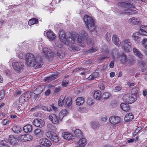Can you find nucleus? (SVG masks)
Wrapping results in <instances>:
<instances>
[{
    "label": "nucleus",
    "mask_w": 147,
    "mask_h": 147,
    "mask_svg": "<svg viewBox=\"0 0 147 147\" xmlns=\"http://www.w3.org/2000/svg\"><path fill=\"white\" fill-rule=\"evenodd\" d=\"M33 124L37 127H42L45 124L44 121L40 119H35L33 121Z\"/></svg>",
    "instance_id": "obj_12"
},
{
    "label": "nucleus",
    "mask_w": 147,
    "mask_h": 147,
    "mask_svg": "<svg viewBox=\"0 0 147 147\" xmlns=\"http://www.w3.org/2000/svg\"><path fill=\"white\" fill-rule=\"evenodd\" d=\"M79 37H80V35L77 33L71 34L67 38V44H65L68 45L73 50H76L77 44L79 45L78 42Z\"/></svg>",
    "instance_id": "obj_2"
},
{
    "label": "nucleus",
    "mask_w": 147,
    "mask_h": 147,
    "mask_svg": "<svg viewBox=\"0 0 147 147\" xmlns=\"http://www.w3.org/2000/svg\"><path fill=\"white\" fill-rule=\"evenodd\" d=\"M120 61L121 63L123 64H127L128 57L124 54H122L120 56Z\"/></svg>",
    "instance_id": "obj_35"
},
{
    "label": "nucleus",
    "mask_w": 147,
    "mask_h": 147,
    "mask_svg": "<svg viewBox=\"0 0 147 147\" xmlns=\"http://www.w3.org/2000/svg\"><path fill=\"white\" fill-rule=\"evenodd\" d=\"M140 66L141 67H144L145 65V63L143 61L140 60L139 63Z\"/></svg>",
    "instance_id": "obj_64"
},
{
    "label": "nucleus",
    "mask_w": 147,
    "mask_h": 147,
    "mask_svg": "<svg viewBox=\"0 0 147 147\" xmlns=\"http://www.w3.org/2000/svg\"><path fill=\"white\" fill-rule=\"evenodd\" d=\"M136 63V59L135 57L132 56L128 57L127 63L128 65H132Z\"/></svg>",
    "instance_id": "obj_25"
},
{
    "label": "nucleus",
    "mask_w": 147,
    "mask_h": 147,
    "mask_svg": "<svg viewBox=\"0 0 147 147\" xmlns=\"http://www.w3.org/2000/svg\"><path fill=\"white\" fill-rule=\"evenodd\" d=\"M84 19L87 28L90 32L94 30L95 28L94 21L91 17L88 15L85 16Z\"/></svg>",
    "instance_id": "obj_3"
},
{
    "label": "nucleus",
    "mask_w": 147,
    "mask_h": 147,
    "mask_svg": "<svg viewBox=\"0 0 147 147\" xmlns=\"http://www.w3.org/2000/svg\"><path fill=\"white\" fill-rule=\"evenodd\" d=\"M121 45L124 50L126 52H129L131 50V43L129 39H126L123 40Z\"/></svg>",
    "instance_id": "obj_5"
},
{
    "label": "nucleus",
    "mask_w": 147,
    "mask_h": 147,
    "mask_svg": "<svg viewBox=\"0 0 147 147\" xmlns=\"http://www.w3.org/2000/svg\"><path fill=\"white\" fill-rule=\"evenodd\" d=\"M9 141L11 145H14L16 143L17 139L13 135H10L9 139Z\"/></svg>",
    "instance_id": "obj_37"
},
{
    "label": "nucleus",
    "mask_w": 147,
    "mask_h": 147,
    "mask_svg": "<svg viewBox=\"0 0 147 147\" xmlns=\"http://www.w3.org/2000/svg\"><path fill=\"white\" fill-rule=\"evenodd\" d=\"M37 23H38V20L35 18H33L29 20L28 21V24L31 26Z\"/></svg>",
    "instance_id": "obj_45"
},
{
    "label": "nucleus",
    "mask_w": 147,
    "mask_h": 147,
    "mask_svg": "<svg viewBox=\"0 0 147 147\" xmlns=\"http://www.w3.org/2000/svg\"><path fill=\"white\" fill-rule=\"evenodd\" d=\"M26 61L27 65L35 68L41 67L42 64L41 58L38 56L35 57L32 53H28L26 55Z\"/></svg>",
    "instance_id": "obj_1"
},
{
    "label": "nucleus",
    "mask_w": 147,
    "mask_h": 147,
    "mask_svg": "<svg viewBox=\"0 0 147 147\" xmlns=\"http://www.w3.org/2000/svg\"><path fill=\"white\" fill-rule=\"evenodd\" d=\"M133 51L134 55L139 58H142L143 57V55L138 49L135 48H134Z\"/></svg>",
    "instance_id": "obj_33"
},
{
    "label": "nucleus",
    "mask_w": 147,
    "mask_h": 147,
    "mask_svg": "<svg viewBox=\"0 0 147 147\" xmlns=\"http://www.w3.org/2000/svg\"><path fill=\"white\" fill-rule=\"evenodd\" d=\"M111 94L108 92L104 93L103 94V97L105 99H107L110 96Z\"/></svg>",
    "instance_id": "obj_54"
},
{
    "label": "nucleus",
    "mask_w": 147,
    "mask_h": 147,
    "mask_svg": "<svg viewBox=\"0 0 147 147\" xmlns=\"http://www.w3.org/2000/svg\"><path fill=\"white\" fill-rule=\"evenodd\" d=\"M118 5L122 7L127 8L126 2H119Z\"/></svg>",
    "instance_id": "obj_50"
},
{
    "label": "nucleus",
    "mask_w": 147,
    "mask_h": 147,
    "mask_svg": "<svg viewBox=\"0 0 147 147\" xmlns=\"http://www.w3.org/2000/svg\"><path fill=\"white\" fill-rule=\"evenodd\" d=\"M120 107L121 109L124 111L128 112L130 109L129 105L126 103H122L120 105Z\"/></svg>",
    "instance_id": "obj_26"
},
{
    "label": "nucleus",
    "mask_w": 147,
    "mask_h": 147,
    "mask_svg": "<svg viewBox=\"0 0 147 147\" xmlns=\"http://www.w3.org/2000/svg\"><path fill=\"white\" fill-rule=\"evenodd\" d=\"M74 133L76 137L79 138L82 137L83 135L82 131L79 129H76L74 131Z\"/></svg>",
    "instance_id": "obj_39"
},
{
    "label": "nucleus",
    "mask_w": 147,
    "mask_h": 147,
    "mask_svg": "<svg viewBox=\"0 0 147 147\" xmlns=\"http://www.w3.org/2000/svg\"><path fill=\"white\" fill-rule=\"evenodd\" d=\"M98 76V74L96 72L92 73L88 78V80H92L97 77Z\"/></svg>",
    "instance_id": "obj_43"
},
{
    "label": "nucleus",
    "mask_w": 147,
    "mask_h": 147,
    "mask_svg": "<svg viewBox=\"0 0 147 147\" xmlns=\"http://www.w3.org/2000/svg\"><path fill=\"white\" fill-rule=\"evenodd\" d=\"M55 133L52 131H49L46 132V135L47 137L51 139V138H52L53 135H54V134H55Z\"/></svg>",
    "instance_id": "obj_46"
},
{
    "label": "nucleus",
    "mask_w": 147,
    "mask_h": 147,
    "mask_svg": "<svg viewBox=\"0 0 147 147\" xmlns=\"http://www.w3.org/2000/svg\"><path fill=\"white\" fill-rule=\"evenodd\" d=\"M90 125L92 128L95 130L98 129L100 126V125L98 122L95 121L91 122Z\"/></svg>",
    "instance_id": "obj_24"
},
{
    "label": "nucleus",
    "mask_w": 147,
    "mask_h": 147,
    "mask_svg": "<svg viewBox=\"0 0 147 147\" xmlns=\"http://www.w3.org/2000/svg\"><path fill=\"white\" fill-rule=\"evenodd\" d=\"M5 96V93L4 91L3 90H1L0 92V98H1V99H2L3 97H4Z\"/></svg>",
    "instance_id": "obj_62"
},
{
    "label": "nucleus",
    "mask_w": 147,
    "mask_h": 147,
    "mask_svg": "<svg viewBox=\"0 0 147 147\" xmlns=\"http://www.w3.org/2000/svg\"><path fill=\"white\" fill-rule=\"evenodd\" d=\"M4 142L3 141H0V147H9L4 143Z\"/></svg>",
    "instance_id": "obj_56"
},
{
    "label": "nucleus",
    "mask_w": 147,
    "mask_h": 147,
    "mask_svg": "<svg viewBox=\"0 0 147 147\" xmlns=\"http://www.w3.org/2000/svg\"><path fill=\"white\" fill-rule=\"evenodd\" d=\"M102 50L103 52H105L106 53L105 54L106 56L105 57H101L100 59H103L105 58H108L109 57V55L108 48L106 46H105L102 48Z\"/></svg>",
    "instance_id": "obj_34"
},
{
    "label": "nucleus",
    "mask_w": 147,
    "mask_h": 147,
    "mask_svg": "<svg viewBox=\"0 0 147 147\" xmlns=\"http://www.w3.org/2000/svg\"><path fill=\"white\" fill-rule=\"evenodd\" d=\"M51 139L55 142H57L59 140L60 138H59L57 134L55 133L54 134V135H53Z\"/></svg>",
    "instance_id": "obj_44"
},
{
    "label": "nucleus",
    "mask_w": 147,
    "mask_h": 147,
    "mask_svg": "<svg viewBox=\"0 0 147 147\" xmlns=\"http://www.w3.org/2000/svg\"><path fill=\"white\" fill-rule=\"evenodd\" d=\"M101 92L100 90H97L95 91L94 94V97L97 100H100L101 99Z\"/></svg>",
    "instance_id": "obj_28"
},
{
    "label": "nucleus",
    "mask_w": 147,
    "mask_h": 147,
    "mask_svg": "<svg viewBox=\"0 0 147 147\" xmlns=\"http://www.w3.org/2000/svg\"><path fill=\"white\" fill-rule=\"evenodd\" d=\"M66 104L67 105L70 106L72 104V100L71 98H67L66 100Z\"/></svg>",
    "instance_id": "obj_49"
},
{
    "label": "nucleus",
    "mask_w": 147,
    "mask_h": 147,
    "mask_svg": "<svg viewBox=\"0 0 147 147\" xmlns=\"http://www.w3.org/2000/svg\"><path fill=\"white\" fill-rule=\"evenodd\" d=\"M10 121L6 119L4 120L2 122V123L3 125H5L9 124Z\"/></svg>",
    "instance_id": "obj_63"
},
{
    "label": "nucleus",
    "mask_w": 147,
    "mask_h": 147,
    "mask_svg": "<svg viewBox=\"0 0 147 147\" xmlns=\"http://www.w3.org/2000/svg\"><path fill=\"white\" fill-rule=\"evenodd\" d=\"M123 99L124 101L129 104L132 103L135 101V97H133L129 94L124 95L123 97Z\"/></svg>",
    "instance_id": "obj_9"
},
{
    "label": "nucleus",
    "mask_w": 147,
    "mask_h": 147,
    "mask_svg": "<svg viewBox=\"0 0 147 147\" xmlns=\"http://www.w3.org/2000/svg\"><path fill=\"white\" fill-rule=\"evenodd\" d=\"M52 110L56 112L57 111V107L54 106L53 105H52L49 106L47 107V111L51 112V111Z\"/></svg>",
    "instance_id": "obj_42"
},
{
    "label": "nucleus",
    "mask_w": 147,
    "mask_h": 147,
    "mask_svg": "<svg viewBox=\"0 0 147 147\" xmlns=\"http://www.w3.org/2000/svg\"><path fill=\"white\" fill-rule=\"evenodd\" d=\"M141 127H138L135 131L134 132V134L136 135L140 131L141 129Z\"/></svg>",
    "instance_id": "obj_61"
},
{
    "label": "nucleus",
    "mask_w": 147,
    "mask_h": 147,
    "mask_svg": "<svg viewBox=\"0 0 147 147\" xmlns=\"http://www.w3.org/2000/svg\"><path fill=\"white\" fill-rule=\"evenodd\" d=\"M125 1L127 8H133L134 7L135 2L134 0H125Z\"/></svg>",
    "instance_id": "obj_27"
},
{
    "label": "nucleus",
    "mask_w": 147,
    "mask_h": 147,
    "mask_svg": "<svg viewBox=\"0 0 147 147\" xmlns=\"http://www.w3.org/2000/svg\"><path fill=\"white\" fill-rule=\"evenodd\" d=\"M80 37H79L78 42L79 45L82 46L83 44L86 41L88 38V34L84 30H82L80 32Z\"/></svg>",
    "instance_id": "obj_6"
},
{
    "label": "nucleus",
    "mask_w": 147,
    "mask_h": 147,
    "mask_svg": "<svg viewBox=\"0 0 147 147\" xmlns=\"http://www.w3.org/2000/svg\"><path fill=\"white\" fill-rule=\"evenodd\" d=\"M138 137L136 138V139H135V138H132L131 139L127 141V142L128 143H132L133 142H134L136 141L137 140L138 138Z\"/></svg>",
    "instance_id": "obj_58"
},
{
    "label": "nucleus",
    "mask_w": 147,
    "mask_h": 147,
    "mask_svg": "<svg viewBox=\"0 0 147 147\" xmlns=\"http://www.w3.org/2000/svg\"><path fill=\"white\" fill-rule=\"evenodd\" d=\"M77 144V147H84L86 145L87 141L86 138L82 137L80 138Z\"/></svg>",
    "instance_id": "obj_19"
},
{
    "label": "nucleus",
    "mask_w": 147,
    "mask_h": 147,
    "mask_svg": "<svg viewBox=\"0 0 147 147\" xmlns=\"http://www.w3.org/2000/svg\"><path fill=\"white\" fill-rule=\"evenodd\" d=\"M49 118V120L53 124H57L59 122V118H58L55 114L52 113L50 114Z\"/></svg>",
    "instance_id": "obj_13"
},
{
    "label": "nucleus",
    "mask_w": 147,
    "mask_h": 147,
    "mask_svg": "<svg viewBox=\"0 0 147 147\" xmlns=\"http://www.w3.org/2000/svg\"><path fill=\"white\" fill-rule=\"evenodd\" d=\"M42 55L48 59L51 58L54 56L53 53L46 47H43Z\"/></svg>",
    "instance_id": "obj_7"
},
{
    "label": "nucleus",
    "mask_w": 147,
    "mask_h": 147,
    "mask_svg": "<svg viewBox=\"0 0 147 147\" xmlns=\"http://www.w3.org/2000/svg\"><path fill=\"white\" fill-rule=\"evenodd\" d=\"M134 117V116L132 113H127L125 116L124 120L126 122H129L132 120Z\"/></svg>",
    "instance_id": "obj_23"
},
{
    "label": "nucleus",
    "mask_w": 147,
    "mask_h": 147,
    "mask_svg": "<svg viewBox=\"0 0 147 147\" xmlns=\"http://www.w3.org/2000/svg\"><path fill=\"white\" fill-rule=\"evenodd\" d=\"M64 98L63 97L62 98L60 97L59 101H58V105L59 106H62L64 104Z\"/></svg>",
    "instance_id": "obj_51"
},
{
    "label": "nucleus",
    "mask_w": 147,
    "mask_h": 147,
    "mask_svg": "<svg viewBox=\"0 0 147 147\" xmlns=\"http://www.w3.org/2000/svg\"><path fill=\"white\" fill-rule=\"evenodd\" d=\"M45 33L47 37L52 40H54L56 38L55 34L51 30L46 31Z\"/></svg>",
    "instance_id": "obj_17"
},
{
    "label": "nucleus",
    "mask_w": 147,
    "mask_h": 147,
    "mask_svg": "<svg viewBox=\"0 0 147 147\" xmlns=\"http://www.w3.org/2000/svg\"><path fill=\"white\" fill-rule=\"evenodd\" d=\"M23 130L26 133L30 132L32 131V127L31 125H27L24 127Z\"/></svg>",
    "instance_id": "obj_32"
},
{
    "label": "nucleus",
    "mask_w": 147,
    "mask_h": 147,
    "mask_svg": "<svg viewBox=\"0 0 147 147\" xmlns=\"http://www.w3.org/2000/svg\"><path fill=\"white\" fill-rule=\"evenodd\" d=\"M59 37L61 40L64 44H67V40L66 39V35L65 33L63 31H59Z\"/></svg>",
    "instance_id": "obj_15"
},
{
    "label": "nucleus",
    "mask_w": 147,
    "mask_h": 147,
    "mask_svg": "<svg viewBox=\"0 0 147 147\" xmlns=\"http://www.w3.org/2000/svg\"><path fill=\"white\" fill-rule=\"evenodd\" d=\"M62 136L65 139L70 140L73 138V135L68 132H64L62 134Z\"/></svg>",
    "instance_id": "obj_20"
},
{
    "label": "nucleus",
    "mask_w": 147,
    "mask_h": 147,
    "mask_svg": "<svg viewBox=\"0 0 147 147\" xmlns=\"http://www.w3.org/2000/svg\"><path fill=\"white\" fill-rule=\"evenodd\" d=\"M12 66L15 71L17 73L22 72L24 67V63L21 62L15 61L12 63Z\"/></svg>",
    "instance_id": "obj_4"
},
{
    "label": "nucleus",
    "mask_w": 147,
    "mask_h": 147,
    "mask_svg": "<svg viewBox=\"0 0 147 147\" xmlns=\"http://www.w3.org/2000/svg\"><path fill=\"white\" fill-rule=\"evenodd\" d=\"M11 129L15 133L17 134L19 133L22 130V129L19 126L16 125L13 126Z\"/></svg>",
    "instance_id": "obj_36"
},
{
    "label": "nucleus",
    "mask_w": 147,
    "mask_h": 147,
    "mask_svg": "<svg viewBox=\"0 0 147 147\" xmlns=\"http://www.w3.org/2000/svg\"><path fill=\"white\" fill-rule=\"evenodd\" d=\"M76 104L78 105H82L84 102V98L81 97H79L76 99Z\"/></svg>",
    "instance_id": "obj_40"
},
{
    "label": "nucleus",
    "mask_w": 147,
    "mask_h": 147,
    "mask_svg": "<svg viewBox=\"0 0 147 147\" xmlns=\"http://www.w3.org/2000/svg\"><path fill=\"white\" fill-rule=\"evenodd\" d=\"M112 39V41L114 44L118 47L120 46L121 43L117 35H113Z\"/></svg>",
    "instance_id": "obj_21"
},
{
    "label": "nucleus",
    "mask_w": 147,
    "mask_h": 147,
    "mask_svg": "<svg viewBox=\"0 0 147 147\" xmlns=\"http://www.w3.org/2000/svg\"><path fill=\"white\" fill-rule=\"evenodd\" d=\"M141 37V34L138 32L132 35V38L136 43H138L140 41V38Z\"/></svg>",
    "instance_id": "obj_18"
},
{
    "label": "nucleus",
    "mask_w": 147,
    "mask_h": 147,
    "mask_svg": "<svg viewBox=\"0 0 147 147\" xmlns=\"http://www.w3.org/2000/svg\"><path fill=\"white\" fill-rule=\"evenodd\" d=\"M97 50V48H96V47L94 48V47H92V48H90V49L89 51L90 53H93V52H95V51H96Z\"/></svg>",
    "instance_id": "obj_60"
},
{
    "label": "nucleus",
    "mask_w": 147,
    "mask_h": 147,
    "mask_svg": "<svg viewBox=\"0 0 147 147\" xmlns=\"http://www.w3.org/2000/svg\"><path fill=\"white\" fill-rule=\"evenodd\" d=\"M17 55L18 57L21 59H23L24 57L25 54L22 51H18L17 52Z\"/></svg>",
    "instance_id": "obj_48"
},
{
    "label": "nucleus",
    "mask_w": 147,
    "mask_h": 147,
    "mask_svg": "<svg viewBox=\"0 0 147 147\" xmlns=\"http://www.w3.org/2000/svg\"><path fill=\"white\" fill-rule=\"evenodd\" d=\"M122 89V87L121 86H116L115 88L114 89V91L117 92L120 90Z\"/></svg>",
    "instance_id": "obj_57"
},
{
    "label": "nucleus",
    "mask_w": 147,
    "mask_h": 147,
    "mask_svg": "<svg viewBox=\"0 0 147 147\" xmlns=\"http://www.w3.org/2000/svg\"><path fill=\"white\" fill-rule=\"evenodd\" d=\"M39 143H40L41 145L47 147L50 146L51 144V143L50 141L45 138L41 139L39 140Z\"/></svg>",
    "instance_id": "obj_14"
},
{
    "label": "nucleus",
    "mask_w": 147,
    "mask_h": 147,
    "mask_svg": "<svg viewBox=\"0 0 147 147\" xmlns=\"http://www.w3.org/2000/svg\"><path fill=\"white\" fill-rule=\"evenodd\" d=\"M34 134L36 137L40 138L42 137L43 132L40 129H36L34 131Z\"/></svg>",
    "instance_id": "obj_22"
},
{
    "label": "nucleus",
    "mask_w": 147,
    "mask_h": 147,
    "mask_svg": "<svg viewBox=\"0 0 147 147\" xmlns=\"http://www.w3.org/2000/svg\"><path fill=\"white\" fill-rule=\"evenodd\" d=\"M140 30L142 35L147 36V26H142L140 27Z\"/></svg>",
    "instance_id": "obj_29"
},
{
    "label": "nucleus",
    "mask_w": 147,
    "mask_h": 147,
    "mask_svg": "<svg viewBox=\"0 0 147 147\" xmlns=\"http://www.w3.org/2000/svg\"><path fill=\"white\" fill-rule=\"evenodd\" d=\"M31 92H27L26 93L22 95L19 98V101L21 103L24 102L25 101L26 99L27 98L28 99L31 97Z\"/></svg>",
    "instance_id": "obj_11"
},
{
    "label": "nucleus",
    "mask_w": 147,
    "mask_h": 147,
    "mask_svg": "<svg viewBox=\"0 0 147 147\" xmlns=\"http://www.w3.org/2000/svg\"><path fill=\"white\" fill-rule=\"evenodd\" d=\"M21 138L22 140L26 142L32 139V136L29 134L22 135L21 136Z\"/></svg>",
    "instance_id": "obj_31"
},
{
    "label": "nucleus",
    "mask_w": 147,
    "mask_h": 147,
    "mask_svg": "<svg viewBox=\"0 0 147 147\" xmlns=\"http://www.w3.org/2000/svg\"><path fill=\"white\" fill-rule=\"evenodd\" d=\"M57 56H59V57L60 58H62L64 56V53H62L61 52V51L60 50H59L58 51L57 53Z\"/></svg>",
    "instance_id": "obj_53"
},
{
    "label": "nucleus",
    "mask_w": 147,
    "mask_h": 147,
    "mask_svg": "<svg viewBox=\"0 0 147 147\" xmlns=\"http://www.w3.org/2000/svg\"><path fill=\"white\" fill-rule=\"evenodd\" d=\"M129 22L134 25H138L141 23L140 19L135 17L130 18L129 20Z\"/></svg>",
    "instance_id": "obj_16"
},
{
    "label": "nucleus",
    "mask_w": 147,
    "mask_h": 147,
    "mask_svg": "<svg viewBox=\"0 0 147 147\" xmlns=\"http://www.w3.org/2000/svg\"><path fill=\"white\" fill-rule=\"evenodd\" d=\"M67 114V112L65 109H63L59 113V119L61 121L63 117Z\"/></svg>",
    "instance_id": "obj_30"
},
{
    "label": "nucleus",
    "mask_w": 147,
    "mask_h": 147,
    "mask_svg": "<svg viewBox=\"0 0 147 147\" xmlns=\"http://www.w3.org/2000/svg\"><path fill=\"white\" fill-rule=\"evenodd\" d=\"M69 81L67 80H65L62 82V86L63 87H66L68 86Z\"/></svg>",
    "instance_id": "obj_52"
},
{
    "label": "nucleus",
    "mask_w": 147,
    "mask_h": 147,
    "mask_svg": "<svg viewBox=\"0 0 147 147\" xmlns=\"http://www.w3.org/2000/svg\"><path fill=\"white\" fill-rule=\"evenodd\" d=\"M137 88H133L132 90V94L131 96L133 97H134L135 100H136L137 98V96L138 95V91Z\"/></svg>",
    "instance_id": "obj_41"
},
{
    "label": "nucleus",
    "mask_w": 147,
    "mask_h": 147,
    "mask_svg": "<svg viewBox=\"0 0 147 147\" xmlns=\"http://www.w3.org/2000/svg\"><path fill=\"white\" fill-rule=\"evenodd\" d=\"M57 75L54 74H52L51 76L47 77L46 78L45 81H51L54 79L56 78V77L57 76Z\"/></svg>",
    "instance_id": "obj_47"
},
{
    "label": "nucleus",
    "mask_w": 147,
    "mask_h": 147,
    "mask_svg": "<svg viewBox=\"0 0 147 147\" xmlns=\"http://www.w3.org/2000/svg\"><path fill=\"white\" fill-rule=\"evenodd\" d=\"M109 120L110 123L114 125L121 121V119L119 117L115 116H112L110 117Z\"/></svg>",
    "instance_id": "obj_8"
},
{
    "label": "nucleus",
    "mask_w": 147,
    "mask_h": 147,
    "mask_svg": "<svg viewBox=\"0 0 147 147\" xmlns=\"http://www.w3.org/2000/svg\"><path fill=\"white\" fill-rule=\"evenodd\" d=\"M119 51L117 49H114L112 52V55L113 57L115 59L117 58L119 56Z\"/></svg>",
    "instance_id": "obj_38"
},
{
    "label": "nucleus",
    "mask_w": 147,
    "mask_h": 147,
    "mask_svg": "<svg viewBox=\"0 0 147 147\" xmlns=\"http://www.w3.org/2000/svg\"><path fill=\"white\" fill-rule=\"evenodd\" d=\"M137 12L136 10L129 8L125 9L123 11H119V12L120 14L122 15H131L136 13Z\"/></svg>",
    "instance_id": "obj_10"
},
{
    "label": "nucleus",
    "mask_w": 147,
    "mask_h": 147,
    "mask_svg": "<svg viewBox=\"0 0 147 147\" xmlns=\"http://www.w3.org/2000/svg\"><path fill=\"white\" fill-rule=\"evenodd\" d=\"M142 45L145 48H147V39H144L142 41Z\"/></svg>",
    "instance_id": "obj_55"
},
{
    "label": "nucleus",
    "mask_w": 147,
    "mask_h": 147,
    "mask_svg": "<svg viewBox=\"0 0 147 147\" xmlns=\"http://www.w3.org/2000/svg\"><path fill=\"white\" fill-rule=\"evenodd\" d=\"M47 127L48 130H51L53 129V127L51 124H49L47 125Z\"/></svg>",
    "instance_id": "obj_59"
}]
</instances>
